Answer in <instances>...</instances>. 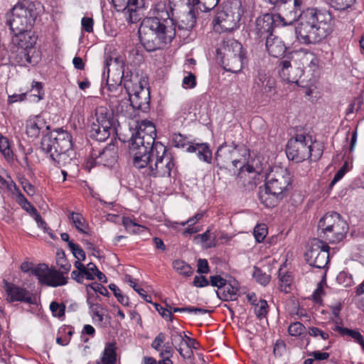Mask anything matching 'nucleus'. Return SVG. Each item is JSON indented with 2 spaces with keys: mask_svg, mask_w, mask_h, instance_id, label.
Returning a JSON list of instances; mask_svg holds the SVG:
<instances>
[{
  "mask_svg": "<svg viewBox=\"0 0 364 364\" xmlns=\"http://www.w3.org/2000/svg\"><path fill=\"white\" fill-rule=\"evenodd\" d=\"M40 148L49 156L56 166H65L72 161L73 137L70 132L63 128L43 136Z\"/></svg>",
  "mask_w": 364,
  "mask_h": 364,
  "instance_id": "nucleus-5",
  "label": "nucleus"
},
{
  "mask_svg": "<svg viewBox=\"0 0 364 364\" xmlns=\"http://www.w3.org/2000/svg\"><path fill=\"white\" fill-rule=\"evenodd\" d=\"M332 7L336 10L344 11L355 3V0H329Z\"/></svg>",
  "mask_w": 364,
  "mask_h": 364,
  "instance_id": "nucleus-45",
  "label": "nucleus"
},
{
  "mask_svg": "<svg viewBox=\"0 0 364 364\" xmlns=\"http://www.w3.org/2000/svg\"><path fill=\"white\" fill-rule=\"evenodd\" d=\"M308 333H309V335L312 337H314V338L320 337L323 340H327L329 338V334L328 332L324 331L317 327L313 326V327L309 328Z\"/></svg>",
  "mask_w": 364,
  "mask_h": 364,
  "instance_id": "nucleus-52",
  "label": "nucleus"
},
{
  "mask_svg": "<svg viewBox=\"0 0 364 364\" xmlns=\"http://www.w3.org/2000/svg\"><path fill=\"white\" fill-rule=\"evenodd\" d=\"M57 264L63 270V273H68L71 267V264L68 262L65 258V253L63 251L58 252Z\"/></svg>",
  "mask_w": 364,
  "mask_h": 364,
  "instance_id": "nucleus-49",
  "label": "nucleus"
},
{
  "mask_svg": "<svg viewBox=\"0 0 364 364\" xmlns=\"http://www.w3.org/2000/svg\"><path fill=\"white\" fill-rule=\"evenodd\" d=\"M116 345L114 343H107L102 352L101 361L97 364H115L117 361Z\"/></svg>",
  "mask_w": 364,
  "mask_h": 364,
  "instance_id": "nucleus-31",
  "label": "nucleus"
},
{
  "mask_svg": "<svg viewBox=\"0 0 364 364\" xmlns=\"http://www.w3.org/2000/svg\"><path fill=\"white\" fill-rule=\"evenodd\" d=\"M49 129L50 126L46 124L45 119L40 115L31 117L26 122V134L31 138L38 137L41 132Z\"/></svg>",
  "mask_w": 364,
  "mask_h": 364,
  "instance_id": "nucleus-24",
  "label": "nucleus"
},
{
  "mask_svg": "<svg viewBox=\"0 0 364 364\" xmlns=\"http://www.w3.org/2000/svg\"><path fill=\"white\" fill-rule=\"evenodd\" d=\"M194 241L204 244L205 248H211L216 246V237H211L210 230H207L204 233L195 236Z\"/></svg>",
  "mask_w": 364,
  "mask_h": 364,
  "instance_id": "nucleus-34",
  "label": "nucleus"
},
{
  "mask_svg": "<svg viewBox=\"0 0 364 364\" xmlns=\"http://www.w3.org/2000/svg\"><path fill=\"white\" fill-rule=\"evenodd\" d=\"M109 289L113 292L114 296L117 301L123 306H128L129 304V298L124 295L118 287L114 284H110L109 285Z\"/></svg>",
  "mask_w": 364,
  "mask_h": 364,
  "instance_id": "nucleus-44",
  "label": "nucleus"
},
{
  "mask_svg": "<svg viewBox=\"0 0 364 364\" xmlns=\"http://www.w3.org/2000/svg\"><path fill=\"white\" fill-rule=\"evenodd\" d=\"M309 149H311V155L309 158L316 161L321 158L323 154V146L318 143H313L311 139V144H309Z\"/></svg>",
  "mask_w": 364,
  "mask_h": 364,
  "instance_id": "nucleus-46",
  "label": "nucleus"
},
{
  "mask_svg": "<svg viewBox=\"0 0 364 364\" xmlns=\"http://www.w3.org/2000/svg\"><path fill=\"white\" fill-rule=\"evenodd\" d=\"M306 332V327L299 321L291 323L288 328V333L291 336L298 337Z\"/></svg>",
  "mask_w": 364,
  "mask_h": 364,
  "instance_id": "nucleus-41",
  "label": "nucleus"
},
{
  "mask_svg": "<svg viewBox=\"0 0 364 364\" xmlns=\"http://www.w3.org/2000/svg\"><path fill=\"white\" fill-rule=\"evenodd\" d=\"M209 284L212 287H217L218 290L222 289L223 287L226 284L227 280L220 275L210 276Z\"/></svg>",
  "mask_w": 364,
  "mask_h": 364,
  "instance_id": "nucleus-54",
  "label": "nucleus"
},
{
  "mask_svg": "<svg viewBox=\"0 0 364 364\" xmlns=\"http://www.w3.org/2000/svg\"><path fill=\"white\" fill-rule=\"evenodd\" d=\"M318 227L323 234V237L325 240L332 244L342 241L348 230L347 223L336 212H329L325 214L320 219Z\"/></svg>",
  "mask_w": 364,
  "mask_h": 364,
  "instance_id": "nucleus-9",
  "label": "nucleus"
},
{
  "mask_svg": "<svg viewBox=\"0 0 364 364\" xmlns=\"http://www.w3.org/2000/svg\"><path fill=\"white\" fill-rule=\"evenodd\" d=\"M170 339L171 345L175 347L181 355H183L181 346L184 342V336H183L181 332L178 331L176 328L173 327L170 330Z\"/></svg>",
  "mask_w": 364,
  "mask_h": 364,
  "instance_id": "nucleus-36",
  "label": "nucleus"
},
{
  "mask_svg": "<svg viewBox=\"0 0 364 364\" xmlns=\"http://www.w3.org/2000/svg\"><path fill=\"white\" fill-rule=\"evenodd\" d=\"M172 143L177 148H187L190 143L186 138L180 133H174L172 135Z\"/></svg>",
  "mask_w": 364,
  "mask_h": 364,
  "instance_id": "nucleus-48",
  "label": "nucleus"
},
{
  "mask_svg": "<svg viewBox=\"0 0 364 364\" xmlns=\"http://www.w3.org/2000/svg\"><path fill=\"white\" fill-rule=\"evenodd\" d=\"M0 151L7 160L13 159V151L9 146V140L3 136H0Z\"/></svg>",
  "mask_w": 364,
  "mask_h": 364,
  "instance_id": "nucleus-42",
  "label": "nucleus"
},
{
  "mask_svg": "<svg viewBox=\"0 0 364 364\" xmlns=\"http://www.w3.org/2000/svg\"><path fill=\"white\" fill-rule=\"evenodd\" d=\"M252 277L255 280L262 286H266L270 282V275L263 272L260 268L257 267H254Z\"/></svg>",
  "mask_w": 364,
  "mask_h": 364,
  "instance_id": "nucleus-40",
  "label": "nucleus"
},
{
  "mask_svg": "<svg viewBox=\"0 0 364 364\" xmlns=\"http://www.w3.org/2000/svg\"><path fill=\"white\" fill-rule=\"evenodd\" d=\"M186 151L196 153L198 159L207 164L212 162V151L208 143H193L189 144Z\"/></svg>",
  "mask_w": 364,
  "mask_h": 364,
  "instance_id": "nucleus-27",
  "label": "nucleus"
},
{
  "mask_svg": "<svg viewBox=\"0 0 364 364\" xmlns=\"http://www.w3.org/2000/svg\"><path fill=\"white\" fill-rule=\"evenodd\" d=\"M196 23V17L192 11H189L187 14L183 15L178 23L179 30L189 31L193 28Z\"/></svg>",
  "mask_w": 364,
  "mask_h": 364,
  "instance_id": "nucleus-35",
  "label": "nucleus"
},
{
  "mask_svg": "<svg viewBox=\"0 0 364 364\" xmlns=\"http://www.w3.org/2000/svg\"><path fill=\"white\" fill-rule=\"evenodd\" d=\"M124 88L128 92L129 100L136 109L147 112L150 109V92L149 87L143 85L138 75L124 79Z\"/></svg>",
  "mask_w": 364,
  "mask_h": 364,
  "instance_id": "nucleus-11",
  "label": "nucleus"
},
{
  "mask_svg": "<svg viewBox=\"0 0 364 364\" xmlns=\"http://www.w3.org/2000/svg\"><path fill=\"white\" fill-rule=\"evenodd\" d=\"M173 269L180 274L189 277L193 272V268L186 262L177 259L173 262Z\"/></svg>",
  "mask_w": 364,
  "mask_h": 364,
  "instance_id": "nucleus-38",
  "label": "nucleus"
},
{
  "mask_svg": "<svg viewBox=\"0 0 364 364\" xmlns=\"http://www.w3.org/2000/svg\"><path fill=\"white\" fill-rule=\"evenodd\" d=\"M309 144H311V136L296 134L295 137L290 139L287 142L286 147L287 158L296 163L304 161L309 158L311 149H309Z\"/></svg>",
  "mask_w": 364,
  "mask_h": 364,
  "instance_id": "nucleus-12",
  "label": "nucleus"
},
{
  "mask_svg": "<svg viewBox=\"0 0 364 364\" xmlns=\"http://www.w3.org/2000/svg\"><path fill=\"white\" fill-rule=\"evenodd\" d=\"M247 152H244L243 154L240 156V158H242V161H244V162L238 164V166H240L239 174L245 171H247V173H252L255 171V168L252 165L246 164L247 160Z\"/></svg>",
  "mask_w": 364,
  "mask_h": 364,
  "instance_id": "nucleus-56",
  "label": "nucleus"
},
{
  "mask_svg": "<svg viewBox=\"0 0 364 364\" xmlns=\"http://www.w3.org/2000/svg\"><path fill=\"white\" fill-rule=\"evenodd\" d=\"M117 11L128 14L127 20L133 23L141 19L140 11L146 7V0H112Z\"/></svg>",
  "mask_w": 364,
  "mask_h": 364,
  "instance_id": "nucleus-18",
  "label": "nucleus"
},
{
  "mask_svg": "<svg viewBox=\"0 0 364 364\" xmlns=\"http://www.w3.org/2000/svg\"><path fill=\"white\" fill-rule=\"evenodd\" d=\"M338 283L343 284L345 287L349 286L351 284V275H349L346 272H341L336 278Z\"/></svg>",
  "mask_w": 364,
  "mask_h": 364,
  "instance_id": "nucleus-63",
  "label": "nucleus"
},
{
  "mask_svg": "<svg viewBox=\"0 0 364 364\" xmlns=\"http://www.w3.org/2000/svg\"><path fill=\"white\" fill-rule=\"evenodd\" d=\"M32 274L38 278L40 284L48 287H57L68 283V278L65 277L63 273L55 269H50L44 263L33 267Z\"/></svg>",
  "mask_w": 364,
  "mask_h": 364,
  "instance_id": "nucleus-14",
  "label": "nucleus"
},
{
  "mask_svg": "<svg viewBox=\"0 0 364 364\" xmlns=\"http://www.w3.org/2000/svg\"><path fill=\"white\" fill-rule=\"evenodd\" d=\"M331 311L336 318V320H333V321L338 325L341 323V318L340 317V312L342 309L341 304L340 302L335 304L334 305L330 306Z\"/></svg>",
  "mask_w": 364,
  "mask_h": 364,
  "instance_id": "nucleus-64",
  "label": "nucleus"
},
{
  "mask_svg": "<svg viewBox=\"0 0 364 364\" xmlns=\"http://www.w3.org/2000/svg\"><path fill=\"white\" fill-rule=\"evenodd\" d=\"M156 310L159 312V314L164 318L168 319L170 321H172L173 319V314H171V311H168L167 307L166 308L161 306L159 304L154 303L153 304Z\"/></svg>",
  "mask_w": 364,
  "mask_h": 364,
  "instance_id": "nucleus-59",
  "label": "nucleus"
},
{
  "mask_svg": "<svg viewBox=\"0 0 364 364\" xmlns=\"http://www.w3.org/2000/svg\"><path fill=\"white\" fill-rule=\"evenodd\" d=\"M69 248L73 256L78 260L85 259V253L82 247L74 242H69Z\"/></svg>",
  "mask_w": 364,
  "mask_h": 364,
  "instance_id": "nucleus-50",
  "label": "nucleus"
},
{
  "mask_svg": "<svg viewBox=\"0 0 364 364\" xmlns=\"http://www.w3.org/2000/svg\"><path fill=\"white\" fill-rule=\"evenodd\" d=\"M182 85L185 88H193L196 85V78L191 72L188 73L183 79Z\"/></svg>",
  "mask_w": 364,
  "mask_h": 364,
  "instance_id": "nucleus-57",
  "label": "nucleus"
},
{
  "mask_svg": "<svg viewBox=\"0 0 364 364\" xmlns=\"http://www.w3.org/2000/svg\"><path fill=\"white\" fill-rule=\"evenodd\" d=\"M109 107L112 112H115L117 115H121L127 118L134 117V112L136 109L133 107L129 97L128 98L126 97L122 101L119 100L116 102V105H111Z\"/></svg>",
  "mask_w": 364,
  "mask_h": 364,
  "instance_id": "nucleus-28",
  "label": "nucleus"
},
{
  "mask_svg": "<svg viewBox=\"0 0 364 364\" xmlns=\"http://www.w3.org/2000/svg\"><path fill=\"white\" fill-rule=\"evenodd\" d=\"M114 119L112 114L103 107L95 110V120L92 122L89 130L91 139L97 141H105L112 133H116Z\"/></svg>",
  "mask_w": 364,
  "mask_h": 364,
  "instance_id": "nucleus-10",
  "label": "nucleus"
},
{
  "mask_svg": "<svg viewBox=\"0 0 364 364\" xmlns=\"http://www.w3.org/2000/svg\"><path fill=\"white\" fill-rule=\"evenodd\" d=\"M227 146V143L224 142L218 148L215 153V160L218 165L221 164L226 166L231 163L235 168H237L238 164L244 162L240 156L244 152H247V150L240 149L239 146L234 141L232 142L229 149L225 150Z\"/></svg>",
  "mask_w": 364,
  "mask_h": 364,
  "instance_id": "nucleus-16",
  "label": "nucleus"
},
{
  "mask_svg": "<svg viewBox=\"0 0 364 364\" xmlns=\"http://www.w3.org/2000/svg\"><path fill=\"white\" fill-rule=\"evenodd\" d=\"M13 194L16 196V200L19 205L21 206L22 208H26V206L28 205L29 202L26 198V197L22 194L19 188L16 185V188H13V191H11Z\"/></svg>",
  "mask_w": 364,
  "mask_h": 364,
  "instance_id": "nucleus-53",
  "label": "nucleus"
},
{
  "mask_svg": "<svg viewBox=\"0 0 364 364\" xmlns=\"http://www.w3.org/2000/svg\"><path fill=\"white\" fill-rule=\"evenodd\" d=\"M50 310L53 316L61 317L65 314V306L64 304H58L56 301H52L50 304Z\"/></svg>",
  "mask_w": 364,
  "mask_h": 364,
  "instance_id": "nucleus-51",
  "label": "nucleus"
},
{
  "mask_svg": "<svg viewBox=\"0 0 364 364\" xmlns=\"http://www.w3.org/2000/svg\"><path fill=\"white\" fill-rule=\"evenodd\" d=\"M292 177L287 168L274 167L266 176L264 187H260L259 198L265 207L274 208L291 189Z\"/></svg>",
  "mask_w": 364,
  "mask_h": 364,
  "instance_id": "nucleus-4",
  "label": "nucleus"
},
{
  "mask_svg": "<svg viewBox=\"0 0 364 364\" xmlns=\"http://www.w3.org/2000/svg\"><path fill=\"white\" fill-rule=\"evenodd\" d=\"M278 72L283 80L290 83H298L304 73L299 67L292 66L288 58L282 59L279 62Z\"/></svg>",
  "mask_w": 364,
  "mask_h": 364,
  "instance_id": "nucleus-22",
  "label": "nucleus"
},
{
  "mask_svg": "<svg viewBox=\"0 0 364 364\" xmlns=\"http://www.w3.org/2000/svg\"><path fill=\"white\" fill-rule=\"evenodd\" d=\"M122 223L127 231L134 234H139L146 229L144 226L137 224L129 218H124Z\"/></svg>",
  "mask_w": 364,
  "mask_h": 364,
  "instance_id": "nucleus-39",
  "label": "nucleus"
},
{
  "mask_svg": "<svg viewBox=\"0 0 364 364\" xmlns=\"http://www.w3.org/2000/svg\"><path fill=\"white\" fill-rule=\"evenodd\" d=\"M165 339V333L163 332L159 333L151 343V348L157 351H159L161 350L162 344L164 343Z\"/></svg>",
  "mask_w": 364,
  "mask_h": 364,
  "instance_id": "nucleus-58",
  "label": "nucleus"
},
{
  "mask_svg": "<svg viewBox=\"0 0 364 364\" xmlns=\"http://www.w3.org/2000/svg\"><path fill=\"white\" fill-rule=\"evenodd\" d=\"M333 330L342 336H348L353 338L355 342L360 345L362 350L364 352V339L359 331L357 330L349 329L346 327H341L339 325H336Z\"/></svg>",
  "mask_w": 364,
  "mask_h": 364,
  "instance_id": "nucleus-29",
  "label": "nucleus"
},
{
  "mask_svg": "<svg viewBox=\"0 0 364 364\" xmlns=\"http://www.w3.org/2000/svg\"><path fill=\"white\" fill-rule=\"evenodd\" d=\"M156 131L150 121H143L132 134L129 144L133 164L137 168L147 167L148 174L154 178L170 177L175 168L174 157L166 146L156 141Z\"/></svg>",
  "mask_w": 364,
  "mask_h": 364,
  "instance_id": "nucleus-1",
  "label": "nucleus"
},
{
  "mask_svg": "<svg viewBox=\"0 0 364 364\" xmlns=\"http://www.w3.org/2000/svg\"><path fill=\"white\" fill-rule=\"evenodd\" d=\"M87 289H90L93 290L95 292H97L100 294L101 295H103L105 296H109V293L108 290L102 286L101 284H99L97 282H92L88 285H87Z\"/></svg>",
  "mask_w": 364,
  "mask_h": 364,
  "instance_id": "nucleus-55",
  "label": "nucleus"
},
{
  "mask_svg": "<svg viewBox=\"0 0 364 364\" xmlns=\"http://www.w3.org/2000/svg\"><path fill=\"white\" fill-rule=\"evenodd\" d=\"M237 291V287L226 282L222 289L216 291V294L223 301H235L238 297Z\"/></svg>",
  "mask_w": 364,
  "mask_h": 364,
  "instance_id": "nucleus-30",
  "label": "nucleus"
},
{
  "mask_svg": "<svg viewBox=\"0 0 364 364\" xmlns=\"http://www.w3.org/2000/svg\"><path fill=\"white\" fill-rule=\"evenodd\" d=\"M264 40L266 41V49L271 56L279 58L282 56L287 51V48L284 41L274 34H269V36L264 38Z\"/></svg>",
  "mask_w": 364,
  "mask_h": 364,
  "instance_id": "nucleus-26",
  "label": "nucleus"
},
{
  "mask_svg": "<svg viewBox=\"0 0 364 364\" xmlns=\"http://www.w3.org/2000/svg\"><path fill=\"white\" fill-rule=\"evenodd\" d=\"M4 289L6 294V300L11 303L15 301L25 302L29 304L36 303V297L33 293L26 289L17 286L15 284L4 281Z\"/></svg>",
  "mask_w": 364,
  "mask_h": 364,
  "instance_id": "nucleus-19",
  "label": "nucleus"
},
{
  "mask_svg": "<svg viewBox=\"0 0 364 364\" xmlns=\"http://www.w3.org/2000/svg\"><path fill=\"white\" fill-rule=\"evenodd\" d=\"M117 147L114 144H109L102 150L92 149L87 159V165L90 168L97 165L112 167L117 161Z\"/></svg>",
  "mask_w": 364,
  "mask_h": 364,
  "instance_id": "nucleus-15",
  "label": "nucleus"
},
{
  "mask_svg": "<svg viewBox=\"0 0 364 364\" xmlns=\"http://www.w3.org/2000/svg\"><path fill=\"white\" fill-rule=\"evenodd\" d=\"M330 247L327 243L318 239H314L311 248L305 254L309 265L318 268H324L329 261Z\"/></svg>",
  "mask_w": 364,
  "mask_h": 364,
  "instance_id": "nucleus-13",
  "label": "nucleus"
},
{
  "mask_svg": "<svg viewBox=\"0 0 364 364\" xmlns=\"http://www.w3.org/2000/svg\"><path fill=\"white\" fill-rule=\"evenodd\" d=\"M244 9L240 0L228 3L218 11L213 20L214 30L218 33L230 32L239 28Z\"/></svg>",
  "mask_w": 364,
  "mask_h": 364,
  "instance_id": "nucleus-8",
  "label": "nucleus"
},
{
  "mask_svg": "<svg viewBox=\"0 0 364 364\" xmlns=\"http://www.w3.org/2000/svg\"><path fill=\"white\" fill-rule=\"evenodd\" d=\"M37 17L35 6L31 3L18 4L6 16V25L14 33L13 38H36L31 28Z\"/></svg>",
  "mask_w": 364,
  "mask_h": 364,
  "instance_id": "nucleus-6",
  "label": "nucleus"
},
{
  "mask_svg": "<svg viewBox=\"0 0 364 364\" xmlns=\"http://www.w3.org/2000/svg\"><path fill=\"white\" fill-rule=\"evenodd\" d=\"M278 277L280 282V290L288 293L291 289V285L293 281L292 276L288 272L280 268L278 271Z\"/></svg>",
  "mask_w": 364,
  "mask_h": 364,
  "instance_id": "nucleus-33",
  "label": "nucleus"
},
{
  "mask_svg": "<svg viewBox=\"0 0 364 364\" xmlns=\"http://www.w3.org/2000/svg\"><path fill=\"white\" fill-rule=\"evenodd\" d=\"M89 309L92 313V318H97L99 322H102L103 315L100 313V310L102 309V306L98 303L89 306Z\"/></svg>",
  "mask_w": 364,
  "mask_h": 364,
  "instance_id": "nucleus-60",
  "label": "nucleus"
},
{
  "mask_svg": "<svg viewBox=\"0 0 364 364\" xmlns=\"http://www.w3.org/2000/svg\"><path fill=\"white\" fill-rule=\"evenodd\" d=\"M217 59L227 72L237 73L243 68L245 52L240 43L233 39L224 41L216 50Z\"/></svg>",
  "mask_w": 364,
  "mask_h": 364,
  "instance_id": "nucleus-7",
  "label": "nucleus"
},
{
  "mask_svg": "<svg viewBox=\"0 0 364 364\" xmlns=\"http://www.w3.org/2000/svg\"><path fill=\"white\" fill-rule=\"evenodd\" d=\"M124 80V77L123 78ZM122 80H118L114 84L109 82V77L108 76L107 80V90H108V98L109 106L111 105H116L119 100L122 101V99L128 97V92L122 87L121 82Z\"/></svg>",
  "mask_w": 364,
  "mask_h": 364,
  "instance_id": "nucleus-25",
  "label": "nucleus"
},
{
  "mask_svg": "<svg viewBox=\"0 0 364 364\" xmlns=\"http://www.w3.org/2000/svg\"><path fill=\"white\" fill-rule=\"evenodd\" d=\"M253 233L256 241L261 242L266 237L268 230L264 224H259L255 227Z\"/></svg>",
  "mask_w": 364,
  "mask_h": 364,
  "instance_id": "nucleus-47",
  "label": "nucleus"
},
{
  "mask_svg": "<svg viewBox=\"0 0 364 364\" xmlns=\"http://www.w3.org/2000/svg\"><path fill=\"white\" fill-rule=\"evenodd\" d=\"M295 33L298 41L305 45L316 44L331 34L333 19L330 12L307 8L298 16Z\"/></svg>",
  "mask_w": 364,
  "mask_h": 364,
  "instance_id": "nucleus-3",
  "label": "nucleus"
},
{
  "mask_svg": "<svg viewBox=\"0 0 364 364\" xmlns=\"http://www.w3.org/2000/svg\"><path fill=\"white\" fill-rule=\"evenodd\" d=\"M269 310V306L266 300L260 299L255 306V314L259 318H264Z\"/></svg>",
  "mask_w": 364,
  "mask_h": 364,
  "instance_id": "nucleus-43",
  "label": "nucleus"
},
{
  "mask_svg": "<svg viewBox=\"0 0 364 364\" xmlns=\"http://www.w3.org/2000/svg\"><path fill=\"white\" fill-rule=\"evenodd\" d=\"M176 28L172 9L164 2H159L152 16L146 17L141 23L139 29L140 42L148 52L161 49L175 38Z\"/></svg>",
  "mask_w": 364,
  "mask_h": 364,
  "instance_id": "nucleus-2",
  "label": "nucleus"
},
{
  "mask_svg": "<svg viewBox=\"0 0 364 364\" xmlns=\"http://www.w3.org/2000/svg\"><path fill=\"white\" fill-rule=\"evenodd\" d=\"M176 311L180 312L192 313L194 314H205L210 312V311L208 309L203 308H198L195 306L182 307L181 309H176Z\"/></svg>",
  "mask_w": 364,
  "mask_h": 364,
  "instance_id": "nucleus-61",
  "label": "nucleus"
},
{
  "mask_svg": "<svg viewBox=\"0 0 364 364\" xmlns=\"http://www.w3.org/2000/svg\"><path fill=\"white\" fill-rule=\"evenodd\" d=\"M44 95L43 85L39 82H33L30 92L27 93V95L30 97V100L36 102L42 100Z\"/></svg>",
  "mask_w": 364,
  "mask_h": 364,
  "instance_id": "nucleus-37",
  "label": "nucleus"
},
{
  "mask_svg": "<svg viewBox=\"0 0 364 364\" xmlns=\"http://www.w3.org/2000/svg\"><path fill=\"white\" fill-rule=\"evenodd\" d=\"M36 38L18 39L13 38V41L17 44L15 50L10 55L11 62L19 66H26L31 63V52L33 50Z\"/></svg>",
  "mask_w": 364,
  "mask_h": 364,
  "instance_id": "nucleus-17",
  "label": "nucleus"
},
{
  "mask_svg": "<svg viewBox=\"0 0 364 364\" xmlns=\"http://www.w3.org/2000/svg\"><path fill=\"white\" fill-rule=\"evenodd\" d=\"M105 70H107L108 74L110 72V67L116 72L117 78L118 80L127 79L128 75L124 76V58L114 51H105L104 55ZM105 70L103 72L105 75Z\"/></svg>",
  "mask_w": 364,
  "mask_h": 364,
  "instance_id": "nucleus-20",
  "label": "nucleus"
},
{
  "mask_svg": "<svg viewBox=\"0 0 364 364\" xmlns=\"http://www.w3.org/2000/svg\"><path fill=\"white\" fill-rule=\"evenodd\" d=\"M68 217L79 232L87 234L88 224L81 213L70 211Z\"/></svg>",
  "mask_w": 364,
  "mask_h": 364,
  "instance_id": "nucleus-32",
  "label": "nucleus"
},
{
  "mask_svg": "<svg viewBox=\"0 0 364 364\" xmlns=\"http://www.w3.org/2000/svg\"><path fill=\"white\" fill-rule=\"evenodd\" d=\"M275 16H276L272 14L267 13L256 19L255 35L257 38L263 41L269 36V34H274L273 31L275 25Z\"/></svg>",
  "mask_w": 364,
  "mask_h": 364,
  "instance_id": "nucleus-21",
  "label": "nucleus"
},
{
  "mask_svg": "<svg viewBox=\"0 0 364 364\" xmlns=\"http://www.w3.org/2000/svg\"><path fill=\"white\" fill-rule=\"evenodd\" d=\"M275 82L270 76L259 72L255 79L252 90L257 95L270 97L274 93Z\"/></svg>",
  "mask_w": 364,
  "mask_h": 364,
  "instance_id": "nucleus-23",
  "label": "nucleus"
},
{
  "mask_svg": "<svg viewBox=\"0 0 364 364\" xmlns=\"http://www.w3.org/2000/svg\"><path fill=\"white\" fill-rule=\"evenodd\" d=\"M97 266L95 264L92 262H90L87 264V267H85V271L83 272V276L88 280H93L95 279L94 274L95 271H97Z\"/></svg>",
  "mask_w": 364,
  "mask_h": 364,
  "instance_id": "nucleus-62",
  "label": "nucleus"
}]
</instances>
